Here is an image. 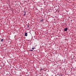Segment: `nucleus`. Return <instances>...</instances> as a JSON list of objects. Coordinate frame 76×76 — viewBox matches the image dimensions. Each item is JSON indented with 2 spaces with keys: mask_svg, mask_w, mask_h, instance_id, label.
Masks as SVG:
<instances>
[{
  "mask_svg": "<svg viewBox=\"0 0 76 76\" xmlns=\"http://www.w3.org/2000/svg\"><path fill=\"white\" fill-rule=\"evenodd\" d=\"M24 35L26 37H27L28 36V33H25Z\"/></svg>",
  "mask_w": 76,
  "mask_h": 76,
  "instance_id": "obj_1",
  "label": "nucleus"
},
{
  "mask_svg": "<svg viewBox=\"0 0 76 76\" xmlns=\"http://www.w3.org/2000/svg\"><path fill=\"white\" fill-rule=\"evenodd\" d=\"M67 27L66 28H65L64 29V31H67Z\"/></svg>",
  "mask_w": 76,
  "mask_h": 76,
  "instance_id": "obj_2",
  "label": "nucleus"
},
{
  "mask_svg": "<svg viewBox=\"0 0 76 76\" xmlns=\"http://www.w3.org/2000/svg\"><path fill=\"white\" fill-rule=\"evenodd\" d=\"M4 41V39H1V42H3V41Z\"/></svg>",
  "mask_w": 76,
  "mask_h": 76,
  "instance_id": "obj_3",
  "label": "nucleus"
},
{
  "mask_svg": "<svg viewBox=\"0 0 76 76\" xmlns=\"http://www.w3.org/2000/svg\"><path fill=\"white\" fill-rule=\"evenodd\" d=\"M35 49V48H32V50H34Z\"/></svg>",
  "mask_w": 76,
  "mask_h": 76,
  "instance_id": "obj_4",
  "label": "nucleus"
},
{
  "mask_svg": "<svg viewBox=\"0 0 76 76\" xmlns=\"http://www.w3.org/2000/svg\"><path fill=\"white\" fill-rule=\"evenodd\" d=\"M42 20H43V19H42L41 20H40V21L41 22H42Z\"/></svg>",
  "mask_w": 76,
  "mask_h": 76,
  "instance_id": "obj_5",
  "label": "nucleus"
},
{
  "mask_svg": "<svg viewBox=\"0 0 76 76\" xmlns=\"http://www.w3.org/2000/svg\"><path fill=\"white\" fill-rule=\"evenodd\" d=\"M42 70V68H41L40 69V70Z\"/></svg>",
  "mask_w": 76,
  "mask_h": 76,
  "instance_id": "obj_6",
  "label": "nucleus"
},
{
  "mask_svg": "<svg viewBox=\"0 0 76 76\" xmlns=\"http://www.w3.org/2000/svg\"><path fill=\"white\" fill-rule=\"evenodd\" d=\"M25 15H26V14H24L23 15V16H25Z\"/></svg>",
  "mask_w": 76,
  "mask_h": 76,
  "instance_id": "obj_7",
  "label": "nucleus"
},
{
  "mask_svg": "<svg viewBox=\"0 0 76 76\" xmlns=\"http://www.w3.org/2000/svg\"><path fill=\"white\" fill-rule=\"evenodd\" d=\"M30 51H33V50H30Z\"/></svg>",
  "mask_w": 76,
  "mask_h": 76,
  "instance_id": "obj_8",
  "label": "nucleus"
},
{
  "mask_svg": "<svg viewBox=\"0 0 76 76\" xmlns=\"http://www.w3.org/2000/svg\"><path fill=\"white\" fill-rule=\"evenodd\" d=\"M72 21H73V20H71V22H72Z\"/></svg>",
  "mask_w": 76,
  "mask_h": 76,
  "instance_id": "obj_9",
  "label": "nucleus"
},
{
  "mask_svg": "<svg viewBox=\"0 0 76 76\" xmlns=\"http://www.w3.org/2000/svg\"><path fill=\"white\" fill-rule=\"evenodd\" d=\"M28 27H29V26H28Z\"/></svg>",
  "mask_w": 76,
  "mask_h": 76,
  "instance_id": "obj_10",
  "label": "nucleus"
},
{
  "mask_svg": "<svg viewBox=\"0 0 76 76\" xmlns=\"http://www.w3.org/2000/svg\"><path fill=\"white\" fill-rule=\"evenodd\" d=\"M59 76H61V75H59Z\"/></svg>",
  "mask_w": 76,
  "mask_h": 76,
  "instance_id": "obj_11",
  "label": "nucleus"
}]
</instances>
